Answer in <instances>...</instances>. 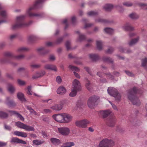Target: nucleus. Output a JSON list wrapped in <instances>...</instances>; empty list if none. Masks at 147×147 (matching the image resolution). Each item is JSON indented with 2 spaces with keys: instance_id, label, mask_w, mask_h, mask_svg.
Returning a JSON list of instances; mask_svg holds the SVG:
<instances>
[{
  "instance_id": "f257e3e1",
  "label": "nucleus",
  "mask_w": 147,
  "mask_h": 147,
  "mask_svg": "<svg viewBox=\"0 0 147 147\" xmlns=\"http://www.w3.org/2000/svg\"><path fill=\"white\" fill-rule=\"evenodd\" d=\"M4 55L6 59L2 61V62H9L13 65L15 66L17 63L12 61L13 59H21L24 58L25 56L24 55H20L17 56H14L11 53L6 52L4 53Z\"/></svg>"
},
{
  "instance_id": "f03ea898",
  "label": "nucleus",
  "mask_w": 147,
  "mask_h": 147,
  "mask_svg": "<svg viewBox=\"0 0 147 147\" xmlns=\"http://www.w3.org/2000/svg\"><path fill=\"white\" fill-rule=\"evenodd\" d=\"M138 92V89L135 87L129 90L128 92V98L134 105L139 106L140 104V102L138 98L136 97V94Z\"/></svg>"
},
{
  "instance_id": "7ed1b4c3",
  "label": "nucleus",
  "mask_w": 147,
  "mask_h": 147,
  "mask_svg": "<svg viewBox=\"0 0 147 147\" xmlns=\"http://www.w3.org/2000/svg\"><path fill=\"white\" fill-rule=\"evenodd\" d=\"M25 16H20L16 18V23L13 25L12 28L13 29H16L28 26L31 24L32 21H30L28 23H26L24 21Z\"/></svg>"
},
{
  "instance_id": "20e7f679",
  "label": "nucleus",
  "mask_w": 147,
  "mask_h": 147,
  "mask_svg": "<svg viewBox=\"0 0 147 147\" xmlns=\"http://www.w3.org/2000/svg\"><path fill=\"white\" fill-rule=\"evenodd\" d=\"M44 0H37L34 5L33 6L29 8L27 10V14L30 17H41V14L32 13V11L35 9L39 8L40 4Z\"/></svg>"
},
{
  "instance_id": "39448f33",
  "label": "nucleus",
  "mask_w": 147,
  "mask_h": 147,
  "mask_svg": "<svg viewBox=\"0 0 147 147\" xmlns=\"http://www.w3.org/2000/svg\"><path fill=\"white\" fill-rule=\"evenodd\" d=\"M107 91L108 94L111 96L114 97L115 99L119 101L121 98L120 94L119 93L115 88L113 87H110L108 88Z\"/></svg>"
},
{
  "instance_id": "423d86ee",
  "label": "nucleus",
  "mask_w": 147,
  "mask_h": 147,
  "mask_svg": "<svg viewBox=\"0 0 147 147\" xmlns=\"http://www.w3.org/2000/svg\"><path fill=\"white\" fill-rule=\"evenodd\" d=\"M99 98L98 96L95 95L90 97L88 101V107L91 109L94 108L95 105L98 104Z\"/></svg>"
},
{
  "instance_id": "0eeeda50",
  "label": "nucleus",
  "mask_w": 147,
  "mask_h": 147,
  "mask_svg": "<svg viewBox=\"0 0 147 147\" xmlns=\"http://www.w3.org/2000/svg\"><path fill=\"white\" fill-rule=\"evenodd\" d=\"M114 145V142L112 140L105 138L100 142L98 147H111Z\"/></svg>"
},
{
  "instance_id": "6e6552de",
  "label": "nucleus",
  "mask_w": 147,
  "mask_h": 147,
  "mask_svg": "<svg viewBox=\"0 0 147 147\" xmlns=\"http://www.w3.org/2000/svg\"><path fill=\"white\" fill-rule=\"evenodd\" d=\"M15 125L18 127L24 129L27 131H34V129L33 127L27 125L20 121L16 122Z\"/></svg>"
},
{
  "instance_id": "1a4fd4ad",
  "label": "nucleus",
  "mask_w": 147,
  "mask_h": 147,
  "mask_svg": "<svg viewBox=\"0 0 147 147\" xmlns=\"http://www.w3.org/2000/svg\"><path fill=\"white\" fill-rule=\"evenodd\" d=\"M89 123V121L86 119H84L81 120H78L75 122V125L79 127L85 128L87 124Z\"/></svg>"
},
{
  "instance_id": "9d476101",
  "label": "nucleus",
  "mask_w": 147,
  "mask_h": 147,
  "mask_svg": "<svg viewBox=\"0 0 147 147\" xmlns=\"http://www.w3.org/2000/svg\"><path fill=\"white\" fill-rule=\"evenodd\" d=\"M59 132L63 136H67L70 133V129L66 127H61L58 129Z\"/></svg>"
},
{
  "instance_id": "9b49d317",
  "label": "nucleus",
  "mask_w": 147,
  "mask_h": 147,
  "mask_svg": "<svg viewBox=\"0 0 147 147\" xmlns=\"http://www.w3.org/2000/svg\"><path fill=\"white\" fill-rule=\"evenodd\" d=\"M73 87L72 88L74 90H76L78 91L80 90L81 89V84L80 82L76 79H75L73 82Z\"/></svg>"
},
{
  "instance_id": "f8f14e48",
  "label": "nucleus",
  "mask_w": 147,
  "mask_h": 147,
  "mask_svg": "<svg viewBox=\"0 0 147 147\" xmlns=\"http://www.w3.org/2000/svg\"><path fill=\"white\" fill-rule=\"evenodd\" d=\"M65 102V100H62L60 102L59 104H55L54 105L51 107L50 108L55 111L60 110L62 109L63 105Z\"/></svg>"
},
{
  "instance_id": "ddd939ff",
  "label": "nucleus",
  "mask_w": 147,
  "mask_h": 147,
  "mask_svg": "<svg viewBox=\"0 0 147 147\" xmlns=\"http://www.w3.org/2000/svg\"><path fill=\"white\" fill-rule=\"evenodd\" d=\"M116 119L114 116H111L107 120L106 122L108 125L110 127H113L115 124Z\"/></svg>"
},
{
  "instance_id": "4468645a",
  "label": "nucleus",
  "mask_w": 147,
  "mask_h": 147,
  "mask_svg": "<svg viewBox=\"0 0 147 147\" xmlns=\"http://www.w3.org/2000/svg\"><path fill=\"white\" fill-rule=\"evenodd\" d=\"M53 117L56 121L59 122H63V113L55 114L53 116Z\"/></svg>"
},
{
  "instance_id": "2eb2a0df",
  "label": "nucleus",
  "mask_w": 147,
  "mask_h": 147,
  "mask_svg": "<svg viewBox=\"0 0 147 147\" xmlns=\"http://www.w3.org/2000/svg\"><path fill=\"white\" fill-rule=\"evenodd\" d=\"M72 119V117L70 115L66 113H63V122L69 123L71 121Z\"/></svg>"
},
{
  "instance_id": "dca6fc26",
  "label": "nucleus",
  "mask_w": 147,
  "mask_h": 147,
  "mask_svg": "<svg viewBox=\"0 0 147 147\" xmlns=\"http://www.w3.org/2000/svg\"><path fill=\"white\" fill-rule=\"evenodd\" d=\"M10 142L11 143H16L18 144H26V142L24 141L20 140L17 137H13L11 140Z\"/></svg>"
},
{
  "instance_id": "f3484780",
  "label": "nucleus",
  "mask_w": 147,
  "mask_h": 147,
  "mask_svg": "<svg viewBox=\"0 0 147 147\" xmlns=\"http://www.w3.org/2000/svg\"><path fill=\"white\" fill-rule=\"evenodd\" d=\"M7 14L6 11L4 10L1 11L0 12V18H2L3 20H0V24L6 22L5 20L7 17Z\"/></svg>"
},
{
  "instance_id": "a211bd4d",
  "label": "nucleus",
  "mask_w": 147,
  "mask_h": 147,
  "mask_svg": "<svg viewBox=\"0 0 147 147\" xmlns=\"http://www.w3.org/2000/svg\"><path fill=\"white\" fill-rule=\"evenodd\" d=\"M44 68L45 69L47 70H51L54 71H57V67L54 65L47 64L45 65Z\"/></svg>"
},
{
  "instance_id": "6ab92c4d",
  "label": "nucleus",
  "mask_w": 147,
  "mask_h": 147,
  "mask_svg": "<svg viewBox=\"0 0 147 147\" xmlns=\"http://www.w3.org/2000/svg\"><path fill=\"white\" fill-rule=\"evenodd\" d=\"M37 51L38 53L42 55H44L49 52L48 50L44 47L38 48Z\"/></svg>"
},
{
  "instance_id": "aec40b11",
  "label": "nucleus",
  "mask_w": 147,
  "mask_h": 147,
  "mask_svg": "<svg viewBox=\"0 0 147 147\" xmlns=\"http://www.w3.org/2000/svg\"><path fill=\"white\" fill-rule=\"evenodd\" d=\"M14 134L18 136L26 138L27 136V134L25 132L18 131H15L13 133Z\"/></svg>"
},
{
  "instance_id": "412c9836",
  "label": "nucleus",
  "mask_w": 147,
  "mask_h": 147,
  "mask_svg": "<svg viewBox=\"0 0 147 147\" xmlns=\"http://www.w3.org/2000/svg\"><path fill=\"white\" fill-rule=\"evenodd\" d=\"M5 103L9 107H13L16 105V104L14 101L12 100H10V98L9 97L7 98Z\"/></svg>"
},
{
  "instance_id": "4be33fe9",
  "label": "nucleus",
  "mask_w": 147,
  "mask_h": 147,
  "mask_svg": "<svg viewBox=\"0 0 147 147\" xmlns=\"http://www.w3.org/2000/svg\"><path fill=\"white\" fill-rule=\"evenodd\" d=\"M9 112L12 115H16L20 120L22 121H24V118L23 116L16 111H9Z\"/></svg>"
},
{
  "instance_id": "5701e85b",
  "label": "nucleus",
  "mask_w": 147,
  "mask_h": 147,
  "mask_svg": "<svg viewBox=\"0 0 147 147\" xmlns=\"http://www.w3.org/2000/svg\"><path fill=\"white\" fill-rule=\"evenodd\" d=\"M123 28V29L126 31H131L134 30V28L131 27L129 23H126L125 24Z\"/></svg>"
},
{
  "instance_id": "b1692460",
  "label": "nucleus",
  "mask_w": 147,
  "mask_h": 147,
  "mask_svg": "<svg viewBox=\"0 0 147 147\" xmlns=\"http://www.w3.org/2000/svg\"><path fill=\"white\" fill-rule=\"evenodd\" d=\"M45 74V71H42L40 72L36 73V74L32 76V78L33 79L38 78L44 76Z\"/></svg>"
},
{
  "instance_id": "393cba45",
  "label": "nucleus",
  "mask_w": 147,
  "mask_h": 147,
  "mask_svg": "<svg viewBox=\"0 0 147 147\" xmlns=\"http://www.w3.org/2000/svg\"><path fill=\"white\" fill-rule=\"evenodd\" d=\"M66 91V90L64 87H60L57 90V93L59 94L63 95L65 93Z\"/></svg>"
},
{
  "instance_id": "a878e982",
  "label": "nucleus",
  "mask_w": 147,
  "mask_h": 147,
  "mask_svg": "<svg viewBox=\"0 0 147 147\" xmlns=\"http://www.w3.org/2000/svg\"><path fill=\"white\" fill-rule=\"evenodd\" d=\"M89 57L93 61H96L99 59L98 55L93 54L89 55Z\"/></svg>"
},
{
  "instance_id": "bb28decb",
  "label": "nucleus",
  "mask_w": 147,
  "mask_h": 147,
  "mask_svg": "<svg viewBox=\"0 0 147 147\" xmlns=\"http://www.w3.org/2000/svg\"><path fill=\"white\" fill-rule=\"evenodd\" d=\"M51 143L54 145H58L61 142L58 139L55 138H51L50 139Z\"/></svg>"
},
{
  "instance_id": "cd10ccee",
  "label": "nucleus",
  "mask_w": 147,
  "mask_h": 147,
  "mask_svg": "<svg viewBox=\"0 0 147 147\" xmlns=\"http://www.w3.org/2000/svg\"><path fill=\"white\" fill-rule=\"evenodd\" d=\"M74 142H67L64 143L61 146V147H70L74 146Z\"/></svg>"
},
{
  "instance_id": "c85d7f7f",
  "label": "nucleus",
  "mask_w": 147,
  "mask_h": 147,
  "mask_svg": "<svg viewBox=\"0 0 147 147\" xmlns=\"http://www.w3.org/2000/svg\"><path fill=\"white\" fill-rule=\"evenodd\" d=\"M113 6L111 4H106L103 7L104 8L106 11H109L113 8Z\"/></svg>"
},
{
  "instance_id": "c756f323",
  "label": "nucleus",
  "mask_w": 147,
  "mask_h": 147,
  "mask_svg": "<svg viewBox=\"0 0 147 147\" xmlns=\"http://www.w3.org/2000/svg\"><path fill=\"white\" fill-rule=\"evenodd\" d=\"M18 98L21 101H25L26 100L24 98V95L21 92L18 93L17 94Z\"/></svg>"
},
{
  "instance_id": "7c9ffc66",
  "label": "nucleus",
  "mask_w": 147,
  "mask_h": 147,
  "mask_svg": "<svg viewBox=\"0 0 147 147\" xmlns=\"http://www.w3.org/2000/svg\"><path fill=\"white\" fill-rule=\"evenodd\" d=\"M100 113L102 115L103 117L104 118H105L110 114L111 111H109L106 110L105 111H101Z\"/></svg>"
},
{
  "instance_id": "2f4dec72",
  "label": "nucleus",
  "mask_w": 147,
  "mask_h": 147,
  "mask_svg": "<svg viewBox=\"0 0 147 147\" xmlns=\"http://www.w3.org/2000/svg\"><path fill=\"white\" fill-rule=\"evenodd\" d=\"M85 86L87 89L89 91H91L93 87L92 85L90 84L89 81H87L86 83Z\"/></svg>"
},
{
  "instance_id": "473e14b6",
  "label": "nucleus",
  "mask_w": 147,
  "mask_h": 147,
  "mask_svg": "<svg viewBox=\"0 0 147 147\" xmlns=\"http://www.w3.org/2000/svg\"><path fill=\"white\" fill-rule=\"evenodd\" d=\"M142 65L147 70V58L142 59Z\"/></svg>"
},
{
  "instance_id": "72a5a7b5",
  "label": "nucleus",
  "mask_w": 147,
  "mask_h": 147,
  "mask_svg": "<svg viewBox=\"0 0 147 147\" xmlns=\"http://www.w3.org/2000/svg\"><path fill=\"white\" fill-rule=\"evenodd\" d=\"M139 38L138 37L136 38L132 39L129 42V45L130 46L136 43L139 40Z\"/></svg>"
},
{
  "instance_id": "f704fd0d",
  "label": "nucleus",
  "mask_w": 147,
  "mask_h": 147,
  "mask_svg": "<svg viewBox=\"0 0 147 147\" xmlns=\"http://www.w3.org/2000/svg\"><path fill=\"white\" fill-rule=\"evenodd\" d=\"M28 50V49L26 48L21 47L18 48L17 51L18 53H21L26 51Z\"/></svg>"
},
{
  "instance_id": "c9c22d12",
  "label": "nucleus",
  "mask_w": 147,
  "mask_h": 147,
  "mask_svg": "<svg viewBox=\"0 0 147 147\" xmlns=\"http://www.w3.org/2000/svg\"><path fill=\"white\" fill-rule=\"evenodd\" d=\"M129 16L132 19H137L139 18V16L135 13H132L129 15Z\"/></svg>"
},
{
  "instance_id": "e433bc0d",
  "label": "nucleus",
  "mask_w": 147,
  "mask_h": 147,
  "mask_svg": "<svg viewBox=\"0 0 147 147\" xmlns=\"http://www.w3.org/2000/svg\"><path fill=\"white\" fill-rule=\"evenodd\" d=\"M8 91L11 93L13 92L15 90L14 87L10 84H8Z\"/></svg>"
},
{
  "instance_id": "4c0bfd02",
  "label": "nucleus",
  "mask_w": 147,
  "mask_h": 147,
  "mask_svg": "<svg viewBox=\"0 0 147 147\" xmlns=\"http://www.w3.org/2000/svg\"><path fill=\"white\" fill-rule=\"evenodd\" d=\"M103 60L105 62L109 63H112L113 62V61L111 59L106 56L103 57Z\"/></svg>"
},
{
  "instance_id": "58836bf2",
  "label": "nucleus",
  "mask_w": 147,
  "mask_h": 147,
  "mask_svg": "<svg viewBox=\"0 0 147 147\" xmlns=\"http://www.w3.org/2000/svg\"><path fill=\"white\" fill-rule=\"evenodd\" d=\"M102 42L100 40H98L96 41V45L97 49L99 50H100L102 48Z\"/></svg>"
},
{
  "instance_id": "ea45409f",
  "label": "nucleus",
  "mask_w": 147,
  "mask_h": 147,
  "mask_svg": "<svg viewBox=\"0 0 147 147\" xmlns=\"http://www.w3.org/2000/svg\"><path fill=\"white\" fill-rule=\"evenodd\" d=\"M104 31L106 33L109 34H111L114 32V30L113 29L108 28H105L104 29Z\"/></svg>"
},
{
  "instance_id": "a19ab883",
  "label": "nucleus",
  "mask_w": 147,
  "mask_h": 147,
  "mask_svg": "<svg viewBox=\"0 0 147 147\" xmlns=\"http://www.w3.org/2000/svg\"><path fill=\"white\" fill-rule=\"evenodd\" d=\"M36 38V37L33 35H30L29 36L28 38V41L30 42H33L35 41Z\"/></svg>"
},
{
  "instance_id": "79ce46f5",
  "label": "nucleus",
  "mask_w": 147,
  "mask_h": 147,
  "mask_svg": "<svg viewBox=\"0 0 147 147\" xmlns=\"http://www.w3.org/2000/svg\"><path fill=\"white\" fill-rule=\"evenodd\" d=\"M77 33L79 35V40L80 41H82L84 40L86 37L85 36L82 34H81L80 32L77 31Z\"/></svg>"
},
{
  "instance_id": "37998d69",
  "label": "nucleus",
  "mask_w": 147,
  "mask_h": 147,
  "mask_svg": "<svg viewBox=\"0 0 147 147\" xmlns=\"http://www.w3.org/2000/svg\"><path fill=\"white\" fill-rule=\"evenodd\" d=\"M104 76L106 77L108 79H113L114 77L113 75L111 74L110 73H105Z\"/></svg>"
},
{
  "instance_id": "c03bdc74",
  "label": "nucleus",
  "mask_w": 147,
  "mask_h": 147,
  "mask_svg": "<svg viewBox=\"0 0 147 147\" xmlns=\"http://www.w3.org/2000/svg\"><path fill=\"white\" fill-rule=\"evenodd\" d=\"M78 91L76 90H74V89L72 88V91L69 94V96L71 97L75 96L76 95L77 92Z\"/></svg>"
},
{
  "instance_id": "a18cd8bd",
  "label": "nucleus",
  "mask_w": 147,
  "mask_h": 147,
  "mask_svg": "<svg viewBox=\"0 0 147 147\" xmlns=\"http://www.w3.org/2000/svg\"><path fill=\"white\" fill-rule=\"evenodd\" d=\"M69 68L71 70H74L76 71H78L80 70V69L78 67L71 65H70Z\"/></svg>"
},
{
  "instance_id": "49530a36",
  "label": "nucleus",
  "mask_w": 147,
  "mask_h": 147,
  "mask_svg": "<svg viewBox=\"0 0 147 147\" xmlns=\"http://www.w3.org/2000/svg\"><path fill=\"white\" fill-rule=\"evenodd\" d=\"M95 21L96 22L106 23L108 22V21L105 20L103 19L100 18H98Z\"/></svg>"
},
{
  "instance_id": "de8ad7c7",
  "label": "nucleus",
  "mask_w": 147,
  "mask_h": 147,
  "mask_svg": "<svg viewBox=\"0 0 147 147\" xmlns=\"http://www.w3.org/2000/svg\"><path fill=\"white\" fill-rule=\"evenodd\" d=\"M139 5L144 9H147V4L144 3H139Z\"/></svg>"
},
{
  "instance_id": "09e8293b",
  "label": "nucleus",
  "mask_w": 147,
  "mask_h": 147,
  "mask_svg": "<svg viewBox=\"0 0 147 147\" xmlns=\"http://www.w3.org/2000/svg\"><path fill=\"white\" fill-rule=\"evenodd\" d=\"M8 114L3 111H0V117L2 118H5L7 117Z\"/></svg>"
},
{
  "instance_id": "8fccbe9b",
  "label": "nucleus",
  "mask_w": 147,
  "mask_h": 147,
  "mask_svg": "<svg viewBox=\"0 0 147 147\" xmlns=\"http://www.w3.org/2000/svg\"><path fill=\"white\" fill-rule=\"evenodd\" d=\"M27 108L29 110L31 113H33L35 115H37L36 113L31 108L29 107V106H27Z\"/></svg>"
},
{
  "instance_id": "3c124183",
  "label": "nucleus",
  "mask_w": 147,
  "mask_h": 147,
  "mask_svg": "<svg viewBox=\"0 0 147 147\" xmlns=\"http://www.w3.org/2000/svg\"><path fill=\"white\" fill-rule=\"evenodd\" d=\"M97 14V12L94 11H92L88 12V15L89 16H92L95 15Z\"/></svg>"
},
{
  "instance_id": "603ef678",
  "label": "nucleus",
  "mask_w": 147,
  "mask_h": 147,
  "mask_svg": "<svg viewBox=\"0 0 147 147\" xmlns=\"http://www.w3.org/2000/svg\"><path fill=\"white\" fill-rule=\"evenodd\" d=\"M33 144L36 145H39L42 143L41 142V141L38 140H33Z\"/></svg>"
},
{
  "instance_id": "864d4df0",
  "label": "nucleus",
  "mask_w": 147,
  "mask_h": 147,
  "mask_svg": "<svg viewBox=\"0 0 147 147\" xmlns=\"http://www.w3.org/2000/svg\"><path fill=\"white\" fill-rule=\"evenodd\" d=\"M123 5L127 7H130L132 5V4L130 2H126L123 3Z\"/></svg>"
},
{
  "instance_id": "5fc2aeb1",
  "label": "nucleus",
  "mask_w": 147,
  "mask_h": 147,
  "mask_svg": "<svg viewBox=\"0 0 147 147\" xmlns=\"http://www.w3.org/2000/svg\"><path fill=\"white\" fill-rule=\"evenodd\" d=\"M70 42L69 41H67L65 43V45L67 50H69L70 49Z\"/></svg>"
},
{
  "instance_id": "6e6d98bb",
  "label": "nucleus",
  "mask_w": 147,
  "mask_h": 147,
  "mask_svg": "<svg viewBox=\"0 0 147 147\" xmlns=\"http://www.w3.org/2000/svg\"><path fill=\"white\" fill-rule=\"evenodd\" d=\"M18 84L20 85H24L26 83L24 81L21 80L20 79L18 80Z\"/></svg>"
},
{
  "instance_id": "4d7b16f0",
  "label": "nucleus",
  "mask_w": 147,
  "mask_h": 147,
  "mask_svg": "<svg viewBox=\"0 0 147 147\" xmlns=\"http://www.w3.org/2000/svg\"><path fill=\"white\" fill-rule=\"evenodd\" d=\"M93 40L92 39H90L88 40V43L86 45V47H89L91 46V43L92 42Z\"/></svg>"
},
{
  "instance_id": "13d9d810",
  "label": "nucleus",
  "mask_w": 147,
  "mask_h": 147,
  "mask_svg": "<svg viewBox=\"0 0 147 147\" xmlns=\"http://www.w3.org/2000/svg\"><path fill=\"white\" fill-rule=\"evenodd\" d=\"M114 51L113 49L112 48H109L108 50H107L106 52L107 53H111Z\"/></svg>"
},
{
  "instance_id": "bf43d9fd",
  "label": "nucleus",
  "mask_w": 147,
  "mask_h": 147,
  "mask_svg": "<svg viewBox=\"0 0 147 147\" xmlns=\"http://www.w3.org/2000/svg\"><path fill=\"white\" fill-rule=\"evenodd\" d=\"M41 65L40 64H34L31 65V67L34 68H38Z\"/></svg>"
},
{
  "instance_id": "052dcab7",
  "label": "nucleus",
  "mask_w": 147,
  "mask_h": 147,
  "mask_svg": "<svg viewBox=\"0 0 147 147\" xmlns=\"http://www.w3.org/2000/svg\"><path fill=\"white\" fill-rule=\"evenodd\" d=\"M57 82L58 83H60L62 81V80L61 77L59 76H58L57 77L56 79Z\"/></svg>"
},
{
  "instance_id": "680f3d73",
  "label": "nucleus",
  "mask_w": 147,
  "mask_h": 147,
  "mask_svg": "<svg viewBox=\"0 0 147 147\" xmlns=\"http://www.w3.org/2000/svg\"><path fill=\"white\" fill-rule=\"evenodd\" d=\"M63 40V38L61 37L57 39L56 41V43L57 44H59Z\"/></svg>"
},
{
  "instance_id": "e2e57ef3",
  "label": "nucleus",
  "mask_w": 147,
  "mask_h": 147,
  "mask_svg": "<svg viewBox=\"0 0 147 147\" xmlns=\"http://www.w3.org/2000/svg\"><path fill=\"white\" fill-rule=\"evenodd\" d=\"M63 23L65 24V29H66L68 26V24L67 23V19H65L63 21Z\"/></svg>"
},
{
  "instance_id": "0e129e2a",
  "label": "nucleus",
  "mask_w": 147,
  "mask_h": 147,
  "mask_svg": "<svg viewBox=\"0 0 147 147\" xmlns=\"http://www.w3.org/2000/svg\"><path fill=\"white\" fill-rule=\"evenodd\" d=\"M125 73L129 76H134V75L131 72L127 71H125Z\"/></svg>"
},
{
  "instance_id": "69168bd1",
  "label": "nucleus",
  "mask_w": 147,
  "mask_h": 147,
  "mask_svg": "<svg viewBox=\"0 0 147 147\" xmlns=\"http://www.w3.org/2000/svg\"><path fill=\"white\" fill-rule=\"evenodd\" d=\"M116 131L120 132H122L124 131V130L122 128L118 127L117 128Z\"/></svg>"
},
{
  "instance_id": "338daca9",
  "label": "nucleus",
  "mask_w": 147,
  "mask_h": 147,
  "mask_svg": "<svg viewBox=\"0 0 147 147\" xmlns=\"http://www.w3.org/2000/svg\"><path fill=\"white\" fill-rule=\"evenodd\" d=\"M25 71V69L23 67L20 68L18 69V73L23 72Z\"/></svg>"
},
{
  "instance_id": "774afa93",
  "label": "nucleus",
  "mask_w": 147,
  "mask_h": 147,
  "mask_svg": "<svg viewBox=\"0 0 147 147\" xmlns=\"http://www.w3.org/2000/svg\"><path fill=\"white\" fill-rule=\"evenodd\" d=\"M54 43L51 42H47L46 44V45L48 46H53L54 45Z\"/></svg>"
}]
</instances>
